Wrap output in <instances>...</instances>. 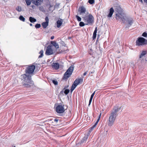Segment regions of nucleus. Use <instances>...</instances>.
I'll return each mask as SVG.
<instances>
[{"label":"nucleus","mask_w":147,"mask_h":147,"mask_svg":"<svg viewBox=\"0 0 147 147\" xmlns=\"http://www.w3.org/2000/svg\"><path fill=\"white\" fill-rule=\"evenodd\" d=\"M21 79L23 80V86L27 88H30L33 84V82L31 80L30 76H26L25 75H22L21 76Z\"/></svg>","instance_id":"f257e3e1"},{"label":"nucleus","mask_w":147,"mask_h":147,"mask_svg":"<svg viewBox=\"0 0 147 147\" xmlns=\"http://www.w3.org/2000/svg\"><path fill=\"white\" fill-rule=\"evenodd\" d=\"M120 109L116 107L114 109L110 114L108 122V125L111 127L113 124L117 116V112H118Z\"/></svg>","instance_id":"f03ea898"},{"label":"nucleus","mask_w":147,"mask_h":147,"mask_svg":"<svg viewBox=\"0 0 147 147\" xmlns=\"http://www.w3.org/2000/svg\"><path fill=\"white\" fill-rule=\"evenodd\" d=\"M117 12L116 13V19L117 20H121L123 23H125L126 16L123 12L122 9L119 7L117 8Z\"/></svg>","instance_id":"7ed1b4c3"},{"label":"nucleus","mask_w":147,"mask_h":147,"mask_svg":"<svg viewBox=\"0 0 147 147\" xmlns=\"http://www.w3.org/2000/svg\"><path fill=\"white\" fill-rule=\"evenodd\" d=\"M35 68V66L33 65L28 66L26 67L25 71V74L24 75H25L26 76L31 77V75H32L34 74V70Z\"/></svg>","instance_id":"20e7f679"},{"label":"nucleus","mask_w":147,"mask_h":147,"mask_svg":"<svg viewBox=\"0 0 147 147\" xmlns=\"http://www.w3.org/2000/svg\"><path fill=\"white\" fill-rule=\"evenodd\" d=\"M74 67L73 65L70 66L64 74L63 77V80H67L71 75L74 70Z\"/></svg>","instance_id":"39448f33"},{"label":"nucleus","mask_w":147,"mask_h":147,"mask_svg":"<svg viewBox=\"0 0 147 147\" xmlns=\"http://www.w3.org/2000/svg\"><path fill=\"white\" fill-rule=\"evenodd\" d=\"M83 19L84 22L87 23L86 24V25H92L94 22V18L91 14H89L88 16L84 17Z\"/></svg>","instance_id":"423d86ee"},{"label":"nucleus","mask_w":147,"mask_h":147,"mask_svg":"<svg viewBox=\"0 0 147 147\" xmlns=\"http://www.w3.org/2000/svg\"><path fill=\"white\" fill-rule=\"evenodd\" d=\"M146 44H147V40L143 37L138 38L136 41V46H141Z\"/></svg>","instance_id":"0eeeda50"},{"label":"nucleus","mask_w":147,"mask_h":147,"mask_svg":"<svg viewBox=\"0 0 147 147\" xmlns=\"http://www.w3.org/2000/svg\"><path fill=\"white\" fill-rule=\"evenodd\" d=\"M65 111L63 105H59L56 108V111L58 113H62L64 112Z\"/></svg>","instance_id":"6e6552de"},{"label":"nucleus","mask_w":147,"mask_h":147,"mask_svg":"<svg viewBox=\"0 0 147 147\" xmlns=\"http://www.w3.org/2000/svg\"><path fill=\"white\" fill-rule=\"evenodd\" d=\"M53 54V51L51 46L49 45L47 47L45 52V54L47 55H49Z\"/></svg>","instance_id":"1a4fd4ad"},{"label":"nucleus","mask_w":147,"mask_h":147,"mask_svg":"<svg viewBox=\"0 0 147 147\" xmlns=\"http://www.w3.org/2000/svg\"><path fill=\"white\" fill-rule=\"evenodd\" d=\"M127 23V26L126 27V28H129L130 26L133 23V20L132 18L128 17H126V20Z\"/></svg>","instance_id":"9d476101"},{"label":"nucleus","mask_w":147,"mask_h":147,"mask_svg":"<svg viewBox=\"0 0 147 147\" xmlns=\"http://www.w3.org/2000/svg\"><path fill=\"white\" fill-rule=\"evenodd\" d=\"M32 3L35 5L38 6L41 5L43 0H31Z\"/></svg>","instance_id":"9b49d317"},{"label":"nucleus","mask_w":147,"mask_h":147,"mask_svg":"<svg viewBox=\"0 0 147 147\" xmlns=\"http://www.w3.org/2000/svg\"><path fill=\"white\" fill-rule=\"evenodd\" d=\"M79 11H80V14L85 13L86 11V8L83 6L79 7Z\"/></svg>","instance_id":"f8f14e48"},{"label":"nucleus","mask_w":147,"mask_h":147,"mask_svg":"<svg viewBox=\"0 0 147 147\" xmlns=\"http://www.w3.org/2000/svg\"><path fill=\"white\" fill-rule=\"evenodd\" d=\"M88 135L85 136L82 139L80 142V144H83L84 143H85L86 142L88 138Z\"/></svg>","instance_id":"ddd939ff"},{"label":"nucleus","mask_w":147,"mask_h":147,"mask_svg":"<svg viewBox=\"0 0 147 147\" xmlns=\"http://www.w3.org/2000/svg\"><path fill=\"white\" fill-rule=\"evenodd\" d=\"M52 66L53 68L57 69H59V65L58 63H53L52 65Z\"/></svg>","instance_id":"4468645a"},{"label":"nucleus","mask_w":147,"mask_h":147,"mask_svg":"<svg viewBox=\"0 0 147 147\" xmlns=\"http://www.w3.org/2000/svg\"><path fill=\"white\" fill-rule=\"evenodd\" d=\"M63 22V20L61 19H60L57 22V27L59 28Z\"/></svg>","instance_id":"2eb2a0df"},{"label":"nucleus","mask_w":147,"mask_h":147,"mask_svg":"<svg viewBox=\"0 0 147 147\" xmlns=\"http://www.w3.org/2000/svg\"><path fill=\"white\" fill-rule=\"evenodd\" d=\"M114 12V10L113 7H111L109 10V14L108 15V16L109 17H112V15Z\"/></svg>","instance_id":"dca6fc26"},{"label":"nucleus","mask_w":147,"mask_h":147,"mask_svg":"<svg viewBox=\"0 0 147 147\" xmlns=\"http://www.w3.org/2000/svg\"><path fill=\"white\" fill-rule=\"evenodd\" d=\"M51 43L56 49H57L59 48L58 44L55 41H51Z\"/></svg>","instance_id":"f3484780"},{"label":"nucleus","mask_w":147,"mask_h":147,"mask_svg":"<svg viewBox=\"0 0 147 147\" xmlns=\"http://www.w3.org/2000/svg\"><path fill=\"white\" fill-rule=\"evenodd\" d=\"M101 113H100V115H99V118L97 119V121L96 122V123H95L91 127V129H93L96 126V125L97 124L99 121L100 118L101 116Z\"/></svg>","instance_id":"a211bd4d"},{"label":"nucleus","mask_w":147,"mask_h":147,"mask_svg":"<svg viewBox=\"0 0 147 147\" xmlns=\"http://www.w3.org/2000/svg\"><path fill=\"white\" fill-rule=\"evenodd\" d=\"M101 113H100V115H99V118L97 119V121L96 122V123H95L91 127V129H93L96 126V125L97 124L99 121L100 118L101 116Z\"/></svg>","instance_id":"6ab92c4d"},{"label":"nucleus","mask_w":147,"mask_h":147,"mask_svg":"<svg viewBox=\"0 0 147 147\" xmlns=\"http://www.w3.org/2000/svg\"><path fill=\"white\" fill-rule=\"evenodd\" d=\"M101 113H100V115H99V118L97 119V121L96 122V123H95L91 127V129H93L96 126V125L97 124L99 121L100 118L101 116Z\"/></svg>","instance_id":"aec40b11"},{"label":"nucleus","mask_w":147,"mask_h":147,"mask_svg":"<svg viewBox=\"0 0 147 147\" xmlns=\"http://www.w3.org/2000/svg\"><path fill=\"white\" fill-rule=\"evenodd\" d=\"M101 113H100V115H99V118L97 119V121L96 122V123H95L91 127V129H93L96 126V125L97 124L99 121L100 118L101 116Z\"/></svg>","instance_id":"412c9836"},{"label":"nucleus","mask_w":147,"mask_h":147,"mask_svg":"<svg viewBox=\"0 0 147 147\" xmlns=\"http://www.w3.org/2000/svg\"><path fill=\"white\" fill-rule=\"evenodd\" d=\"M42 25L44 28H46L48 26L49 23L46 22H44L42 23Z\"/></svg>","instance_id":"4be33fe9"},{"label":"nucleus","mask_w":147,"mask_h":147,"mask_svg":"<svg viewBox=\"0 0 147 147\" xmlns=\"http://www.w3.org/2000/svg\"><path fill=\"white\" fill-rule=\"evenodd\" d=\"M97 32V28L96 27L95 28V30L93 33V35L92 38L93 39H94L96 38V33Z\"/></svg>","instance_id":"5701e85b"},{"label":"nucleus","mask_w":147,"mask_h":147,"mask_svg":"<svg viewBox=\"0 0 147 147\" xmlns=\"http://www.w3.org/2000/svg\"><path fill=\"white\" fill-rule=\"evenodd\" d=\"M146 51H142V52L141 53V54L140 56V57H139L140 59H141L142 58L144 57V56L146 54Z\"/></svg>","instance_id":"b1692460"},{"label":"nucleus","mask_w":147,"mask_h":147,"mask_svg":"<svg viewBox=\"0 0 147 147\" xmlns=\"http://www.w3.org/2000/svg\"><path fill=\"white\" fill-rule=\"evenodd\" d=\"M95 91H94L91 95V97H90V99L89 100V105H88L89 106L91 102H92V99L93 98L94 95V94H95Z\"/></svg>","instance_id":"393cba45"},{"label":"nucleus","mask_w":147,"mask_h":147,"mask_svg":"<svg viewBox=\"0 0 147 147\" xmlns=\"http://www.w3.org/2000/svg\"><path fill=\"white\" fill-rule=\"evenodd\" d=\"M29 20L32 23H33L36 22V20L35 18L32 17H30L29 18Z\"/></svg>","instance_id":"a878e982"},{"label":"nucleus","mask_w":147,"mask_h":147,"mask_svg":"<svg viewBox=\"0 0 147 147\" xmlns=\"http://www.w3.org/2000/svg\"><path fill=\"white\" fill-rule=\"evenodd\" d=\"M43 51L42 50H41L40 52H39V54H40V55L39 56L38 58H41L43 57Z\"/></svg>","instance_id":"bb28decb"},{"label":"nucleus","mask_w":147,"mask_h":147,"mask_svg":"<svg viewBox=\"0 0 147 147\" xmlns=\"http://www.w3.org/2000/svg\"><path fill=\"white\" fill-rule=\"evenodd\" d=\"M16 10L20 12L22 11V8L20 6H18L16 8Z\"/></svg>","instance_id":"cd10ccee"},{"label":"nucleus","mask_w":147,"mask_h":147,"mask_svg":"<svg viewBox=\"0 0 147 147\" xmlns=\"http://www.w3.org/2000/svg\"><path fill=\"white\" fill-rule=\"evenodd\" d=\"M19 19L21 21L23 22H24L25 21V18L22 16H20L19 17Z\"/></svg>","instance_id":"c85d7f7f"},{"label":"nucleus","mask_w":147,"mask_h":147,"mask_svg":"<svg viewBox=\"0 0 147 147\" xmlns=\"http://www.w3.org/2000/svg\"><path fill=\"white\" fill-rule=\"evenodd\" d=\"M25 1L27 6L30 5L31 2L30 0H25Z\"/></svg>","instance_id":"c756f323"},{"label":"nucleus","mask_w":147,"mask_h":147,"mask_svg":"<svg viewBox=\"0 0 147 147\" xmlns=\"http://www.w3.org/2000/svg\"><path fill=\"white\" fill-rule=\"evenodd\" d=\"M74 83L77 85L80 83L79 80L78 79H76Z\"/></svg>","instance_id":"7c9ffc66"},{"label":"nucleus","mask_w":147,"mask_h":147,"mask_svg":"<svg viewBox=\"0 0 147 147\" xmlns=\"http://www.w3.org/2000/svg\"><path fill=\"white\" fill-rule=\"evenodd\" d=\"M86 25V24H84L83 22H80L79 23V26H80L82 27Z\"/></svg>","instance_id":"2f4dec72"},{"label":"nucleus","mask_w":147,"mask_h":147,"mask_svg":"<svg viewBox=\"0 0 147 147\" xmlns=\"http://www.w3.org/2000/svg\"><path fill=\"white\" fill-rule=\"evenodd\" d=\"M41 26V25L39 24H37L35 25V27L36 28H40Z\"/></svg>","instance_id":"473e14b6"},{"label":"nucleus","mask_w":147,"mask_h":147,"mask_svg":"<svg viewBox=\"0 0 147 147\" xmlns=\"http://www.w3.org/2000/svg\"><path fill=\"white\" fill-rule=\"evenodd\" d=\"M88 2L90 4H92L94 3V0H89Z\"/></svg>","instance_id":"72a5a7b5"},{"label":"nucleus","mask_w":147,"mask_h":147,"mask_svg":"<svg viewBox=\"0 0 147 147\" xmlns=\"http://www.w3.org/2000/svg\"><path fill=\"white\" fill-rule=\"evenodd\" d=\"M40 11H44V9H43L42 6H40L38 7Z\"/></svg>","instance_id":"f704fd0d"},{"label":"nucleus","mask_w":147,"mask_h":147,"mask_svg":"<svg viewBox=\"0 0 147 147\" xmlns=\"http://www.w3.org/2000/svg\"><path fill=\"white\" fill-rule=\"evenodd\" d=\"M53 83L55 85H57L58 84V82L56 80H52Z\"/></svg>","instance_id":"c9c22d12"},{"label":"nucleus","mask_w":147,"mask_h":147,"mask_svg":"<svg viewBox=\"0 0 147 147\" xmlns=\"http://www.w3.org/2000/svg\"><path fill=\"white\" fill-rule=\"evenodd\" d=\"M76 18L78 22H80L81 20V18L78 16H76Z\"/></svg>","instance_id":"e433bc0d"},{"label":"nucleus","mask_w":147,"mask_h":147,"mask_svg":"<svg viewBox=\"0 0 147 147\" xmlns=\"http://www.w3.org/2000/svg\"><path fill=\"white\" fill-rule=\"evenodd\" d=\"M69 92V90L68 89H66L65 90L64 92V93L66 94H67Z\"/></svg>","instance_id":"4c0bfd02"},{"label":"nucleus","mask_w":147,"mask_h":147,"mask_svg":"<svg viewBox=\"0 0 147 147\" xmlns=\"http://www.w3.org/2000/svg\"><path fill=\"white\" fill-rule=\"evenodd\" d=\"M142 36L144 37H147V33L144 32L142 34Z\"/></svg>","instance_id":"58836bf2"},{"label":"nucleus","mask_w":147,"mask_h":147,"mask_svg":"<svg viewBox=\"0 0 147 147\" xmlns=\"http://www.w3.org/2000/svg\"><path fill=\"white\" fill-rule=\"evenodd\" d=\"M45 20L46 21L45 22H46L49 23V19L48 17L47 16L45 18Z\"/></svg>","instance_id":"ea45409f"},{"label":"nucleus","mask_w":147,"mask_h":147,"mask_svg":"<svg viewBox=\"0 0 147 147\" xmlns=\"http://www.w3.org/2000/svg\"><path fill=\"white\" fill-rule=\"evenodd\" d=\"M79 82L80 83H82L83 82V79L82 78H80L78 79Z\"/></svg>","instance_id":"a19ab883"},{"label":"nucleus","mask_w":147,"mask_h":147,"mask_svg":"<svg viewBox=\"0 0 147 147\" xmlns=\"http://www.w3.org/2000/svg\"><path fill=\"white\" fill-rule=\"evenodd\" d=\"M75 87H74V86H72L71 87V92H72L75 89Z\"/></svg>","instance_id":"79ce46f5"},{"label":"nucleus","mask_w":147,"mask_h":147,"mask_svg":"<svg viewBox=\"0 0 147 147\" xmlns=\"http://www.w3.org/2000/svg\"><path fill=\"white\" fill-rule=\"evenodd\" d=\"M72 86H74V87L76 88V87L77 86V85L74 84V83H73Z\"/></svg>","instance_id":"37998d69"},{"label":"nucleus","mask_w":147,"mask_h":147,"mask_svg":"<svg viewBox=\"0 0 147 147\" xmlns=\"http://www.w3.org/2000/svg\"><path fill=\"white\" fill-rule=\"evenodd\" d=\"M59 121V119H55L54 120V121L57 123Z\"/></svg>","instance_id":"c03bdc74"},{"label":"nucleus","mask_w":147,"mask_h":147,"mask_svg":"<svg viewBox=\"0 0 147 147\" xmlns=\"http://www.w3.org/2000/svg\"><path fill=\"white\" fill-rule=\"evenodd\" d=\"M87 73V71L84 72V73L83 74V75L84 76H86V75Z\"/></svg>","instance_id":"a18cd8bd"},{"label":"nucleus","mask_w":147,"mask_h":147,"mask_svg":"<svg viewBox=\"0 0 147 147\" xmlns=\"http://www.w3.org/2000/svg\"><path fill=\"white\" fill-rule=\"evenodd\" d=\"M54 36H51V40H53L54 39Z\"/></svg>","instance_id":"49530a36"},{"label":"nucleus","mask_w":147,"mask_h":147,"mask_svg":"<svg viewBox=\"0 0 147 147\" xmlns=\"http://www.w3.org/2000/svg\"><path fill=\"white\" fill-rule=\"evenodd\" d=\"M144 2L147 3V0H143Z\"/></svg>","instance_id":"de8ad7c7"},{"label":"nucleus","mask_w":147,"mask_h":147,"mask_svg":"<svg viewBox=\"0 0 147 147\" xmlns=\"http://www.w3.org/2000/svg\"><path fill=\"white\" fill-rule=\"evenodd\" d=\"M139 1L142 3H143V1L142 0H139Z\"/></svg>","instance_id":"09e8293b"},{"label":"nucleus","mask_w":147,"mask_h":147,"mask_svg":"<svg viewBox=\"0 0 147 147\" xmlns=\"http://www.w3.org/2000/svg\"><path fill=\"white\" fill-rule=\"evenodd\" d=\"M31 7H32V8L34 9V7L35 6H34V5H32V6H31Z\"/></svg>","instance_id":"8fccbe9b"},{"label":"nucleus","mask_w":147,"mask_h":147,"mask_svg":"<svg viewBox=\"0 0 147 147\" xmlns=\"http://www.w3.org/2000/svg\"><path fill=\"white\" fill-rule=\"evenodd\" d=\"M30 25L31 26H32V24L30 23Z\"/></svg>","instance_id":"3c124183"},{"label":"nucleus","mask_w":147,"mask_h":147,"mask_svg":"<svg viewBox=\"0 0 147 147\" xmlns=\"http://www.w3.org/2000/svg\"><path fill=\"white\" fill-rule=\"evenodd\" d=\"M50 5V7H51V5Z\"/></svg>","instance_id":"603ef678"},{"label":"nucleus","mask_w":147,"mask_h":147,"mask_svg":"<svg viewBox=\"0 0 147 147\" xmlns=\"http://www.w3.org/2000/svg\"><path fill=\"white\" fill-rule=\"evenodd\" d=\"M13 147H16L15 146H14Z\"/></svg>","instance_id":"864d4df0"}]
</instances>
